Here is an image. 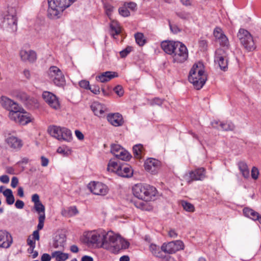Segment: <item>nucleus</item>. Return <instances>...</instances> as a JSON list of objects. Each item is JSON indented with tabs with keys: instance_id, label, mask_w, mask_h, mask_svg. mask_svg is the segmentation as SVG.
<instances>
[{
	"instance_id": "nucleus-1",
	"label": "nucleus",
	"mask_w": 261,
	"mask_h": 261,
	"mask_svg": "<svg viewBox=\"0 0 261 261\" xmlns=\"http://www.w3.org/2000/svg\"><path fill=\"white\" fill-rule=\"evenodd\" d=\"M87 239L88 244L95 245L115 254L129 245L128 242L122 240L119 236L111 231L107 232L103 230L93 231L87 234Z\"/></svg>"
},
{
	"instance_id": "nucleus-2",
	"label": "nucleus",
	"mask_w": 261,
	"mask_h": 261,
	"mask_svg": "<svg viewBox=\"0 0 261 261\" xmlns=\"http://www.w3.org/2000/svg\"><path fill=\"white\" fill-rule=\"evenodd\" d=\"M76 0H47L48 8L47 16L51 19L61 17L63 11Z\"/></svg>"
},
{
	"instance_id": "nucleus-3",
	"label": "nucleus",
	"mask_w": 261,
	"mask_h": 261,
	"mask_svg": "<svg viewBox=\"0 0 261 261\" xmlns=\"http://www.w3.org/2000/svg\"><path fill=\"white\" fill-rule=\"evenodd\" d=\"M134 195L138 199L144 201H150L155 196L156 189L148 185L138 184L133 187Z\"/></svg>"
},
{
	"instance_id": "nucleus-4",
	"label": "nucleus",
	"mask_w": 261,
	"mask_h": 261,
	"mask_svg": "<svg viewBox=\"0 0 261 261\" xmlns=\"http://www.w3.org/2000/svg\"><path fill=\"white\" fill-rule=\"evenodd\" d=\"M2 23L3 27L9 31H16L17 29V18L16 12L14 9H9L4 14Z\"/></svg>"
},
{
	"instance_id": "nucleus-5",
	"label": "nucleus",
	"mask_w": 261,
	"mask_h": 261,
	"mask_svg": "<svg viewBox=\"0 0 261 261\" xmlns=\"http://www.w3.org/2000/svg\"><path fill=\"white\" fill-rule=\"evenodd\" d=\"M237 36L241 44L248 51H252L255 49L256 46L253 37L251 34L246 30L240 29Z\"/></svg>"
},
{
	"instance_id": "nucleus-6",
	"label": "nucleus",
	"mask_w": 261,
	"mask_h": 261,
	"mask_svg": "<svg viewBox=\"0 0 261 261\" xmlns=\"http://www.w3.org/2000/svg\"><path fill=\"white\" fill-rule=\"evenodd\" d=\"M49 79L57 86L63 87L66 84L65 76L62 71L57 66H51L48 70Z\"/></svg>"
},
{
	"instance_id": "nucleus-7",
	"label": "nucleus",
	"mask_w": 261,
	"mask_h": 261,
	"mask_svg": "<svg viewBox=\"0 0 261 261\" xmlns=\"http://www.w3.org/2000/svg\"><path fill=\"white\" fill-rule=\"evenodd\" d=\"M49 133L53 137L60 141L70 142L72 139L71 131L65 127L53 126L50 128Z\"/></svg>"
},
{
	"instance_id": "nucleus-8",
	"label": "nucleus",
	"mask_w": 261,
	"mask_h": 261,
	"mask_svg": "<svg viewBox=\"0 0 261 261\" xmlns=\"http://www.w3.org/2000/svg\"><path fill=\"white\" fill-rule=\"evenodd\" d=\"M176 50L172 54L174 62L181 63L186 61L188 58V51L187 47L181 42L177 43Z\"/></svg>"
},
{
	"instance_id": "nucleus-9",
	"label": "nucleus",
	"mask_w": 261,
	"mask_h": 261,
	"mask_svg": "<svg viewBox=\"0 0 261 261\" xmlns=\"http://www.w3.org/2000/svg\"><path fill=\"white\" fill-rule=\"evenodd\" d=\"M88 188L94 194L101 196L107 195L109 190L106 185L98 181L91 182L88 185Z\"/></svg>"
},
{
	"instance_id": "nucleus-10",
	"label": "nucleus",
	"mask_w": 261,
	"mask_h": 261,
	"mask_svg": "<svg viewBox=\"0 0 261 261\" xmlns=\"http://www.w3.org/2000/svg\"><path fill=\"white\" fill-rule=\"evenodd\" d=\"M227 54L222 48H218L215 52V62L218 63L221 70L225 71L227 68Z\"/></svg>"
},
{
	"instance_id": "nucleus-11",
	"label": "nucleus",
	"mask_w": 261,
	"mask_h": 261,
	"mask_svg": "<svg viewBox=\"0 0 261 261\" xmlns=\"http://www.w3.org/2000/svg\"><path fill=\"white\" fill-rule=\"evenodd\" d=\"M195 68H192L190 71L188 76L189 81L191 83L194 88L197 90L200 89L206 81V75H203V76L196 77L195 73H194Z\"/></svg>"
},
{
	"instance_id": "nucleus-12",
	"label": "nucleus",
	"mask_w": 261,
	"mask_h": 261,
	"mask_svg": "<svg viewBox=\"0 0 261 261\" xmlns=\"http://www.w3.org/2000/svg\"><path fill=\"white\" fill-rule=\"evenodd\" d=\"M42 97L51 108L55 110H58L60 108V105L59 100L53 93L48 91H44L43 92Z\"/></svg>"
},
{
	"instance_id": "nucleus-13",
	"label": "nucleus",
	"mask_w": 261,
	"mask_h": 261,
	"mask_svg": "<svg viewBox=\"0 0 261 261\" xmlns=\"http://www.w3.org/2000/svg\"><path fill=\"white\" fill-rule=\"evenodd\" d=\"M160 166V161L154 158H149L144 163L145 169L152 174L158 173Z\"/></svg>"
},
{
	"instance_id": "nucleus-14",
	"label": "nucleus",
	"mask_w": 261,
	"mask_h": 261,
	"mask_svg": "<svg viewBox=\"0 0 261 261\" xmlns=\"http://www.w3.org/2000/svg\"><path fill=\"white\" fill-rule=\"evenodd\" d=\"M6 142L11 148L16 150H20L23 146L22 141L20 139L10 134H8V137L6 139Z\"/></svg>"
},
{
	"instance_id": "nucleus-15",
	"label": "nucleus",
	"mask_w": 261,
	"mask_h": 261,
	"mask_svg": "<svg viewBox=\"0 0 261 261\" xmlns=\"http://www.w3.org/2000/svg\"><path fill=\"white\" fill-rule=\"evenodd\" d=\"M13 242L11 234L6 230H0V247L8 248Z\"/></svg>"
},
{
	"instance_id": "nucleus-16",
	"label": "nucleus",
	"mask_w": 261,
	"mask_h": 261,
	"mask_svg": "<svg viewBox=\"0 0 261 261\" xmlns=\"http://www.w3.org/2000/svg\"><path fill=\"white\" fill-rule=\"evenodd\" d=\"M205 170L204 168H199L189 173L190 179L188 182L190 183L193 180H202L205 177Z\"/></svg>"
},
{
	"instance_id": "nucleus-17",
	"label": "nucleus",
	"mask_w": 261,
	"mask_h": 261,
	"mask_svg": "<svg viewBox=\"0 0 261 261\" xmlns=\"http://www.w3.org/2000/svg\"><path fill=\"white\" fill-rule=\"evenodd\" d=\"M179 42V41H164L161 43V47L166 53L172 55L176 50L177 44Z\"/></svg>"
},
{
	"instance_id": "nucleus-18",
	"label": "nucleus",
	"mask_w": 261,
	"mask_h": 261,
	"mask_svg": "<svg viewBox=\"0 0 261 261\" xmlns=\"http://www.w3.org/2000/svg\"><path fill=\"white\" fill-rule=\"evenodd\" d=\"M17 97L28 107H32L37 103V99L28 95L24 92H19L17 94Z\"/></svg>"
},
{
	"instance_id": "nucleus-19",
	"label": "nucleus",
	"mask_w": 261,
	"mask_h": 261,
	"mask_svg": "<svg viewBox=\"0 0 261 261\" xmlns=\"http://www.w3.org/2000/svg\"><path fill=\"white\" fill-rule=\"evenodd\" d=\"M118 77V73L114 71H108L96 76V80L101 83H106L113 78Z\"/></svg>"
},
{
	"instance_id": "nucleus-20",
	"label": "nucleus",
	"mask_w": 261,
	"mask_h": 261,
	"mask_svg": "<svg viewBox=\"0 0 261 261\" xmlns=\"http://www.w3.org/2000/svg\"><path fill=\"white\" fill-rule=\"evenodd\" d=\"M0 102L2 106L9 112L19 106L18 103L5 96L1 97Z\"/></svg>"
},
{
	"instance_id": "nucleus-21",
	"label": "nucleus",
	"mask_w": 261,
	"mask_h": 261,
	"mask_svg": "<svg viewBox=\"0 0 261 261\" xmlns=\"http://www.w3.org/2000/svg\"><path fill=\"white\" fill-rule=\"evenodd\" d=\"M107 120L112 125L115 126H121L124 122L122 116L118 113L108 114Z\"/></svg>"
},
{
	"instance_id": "nucleus-22",
	"label": "nucleus",
	"mask_w": 261,
	"mask_h": 261,
	"mask_svg": "<svg viewBox=\"0 0 261 261\" xmlns=\"http://www.w3.org/2000/svg\"><path fill=\"white\" fill-rule=\"evenodd\" d=\"M19 55L21 60L23 61H29L33 63L37 59L36 52L32 50L27 51L22 49L20 51Z\"/></svg>"
},
{
	"instance_id": "nucleus-23",
	"label": "nucleus",
	"mask_w": 261,
	"mask_h": 261,
	"mask_svg": "<svg viewBox=\"0 0 261 261\" xmlns=\"http://www.w3.org/2000/svg\"><path fill=\"white\" fill-rule=\"evenodd\" d=\"M117 174L123 177H130L133 175V170L128 165H121L117 171Z\"/></svg>"
},
{
	"instance_id": "nucleus-24",
	"label": "nucleus",
	"mask_w": 261,
	"mask_h": 261,
	"mask_svg": "<svg viewBox=\"0 0 261 261\" xmlns=\"http://www.w3.org/2000/svg\"><path fill=\"white\" fill-rule=\"evenodd\" d=\"M91 109L94 114L99 117L104 113L106 109L105 106L98 102H93L91 105Z\"/></svg>"
},
{
	"instance_id": "nucleus-25",
	"label": "nucleus",
	"mask_w": 261,
	"mask_h": 261,
	"mask_svg": "<svg viewBox=\"0 0 261 261\" xmlns=\"http://www.w3.org/2000/svg\"><path fill=\"white\" fill-rule=\"evenodd\" d=\"M66 242V237L64 234H60L56 236L53 247L55 248H59L63 250Z\"/></svg>"
},
{
	"instance_id": "nucleus-26",
	"label": "nucleus",
	"mask_w": 261,
	"mask_h": 261,
	"mask_svg": "<svg viewBox=\"0 0 261 261\" xmlns=\"http://www.w3.org/2000/svg\"><path fill=\"white\" fill-rule=\"evenodd\" d=\"M24 110L20 107L19 106L16 108H15L12 111H11L9 113V117L11 120L14 121V122L18 123L19 118H20V116L21 114V112Z\"/></svg>"
},
{
	"instance_id": "nucleus-27",
	"label": "nucleus",
	"mask_w": 261,
	"mask_h": 261,
	"mask_svg": "<svg viewBox=\"0 0 261 261\" xmlns=\"http://www.w3.org/2000/svg\"><path fill=\"white\" fill-rule=\"evenodd\" d=\"M175 244H173V242L171 241L168 243H163L161 247V250L168 254H173L176 252V250L174 248Z\"/></svg>"
},
{
	"instance_id": "nucleus-28",
	"label": "nucleus",
	"mask_w": 261,
	"mask_h": 261,
	"mask_svg": "<svg viewBox=\"0 0 261 261\" xmlns=\"http://www.w3.org/2000/svg\"><path fill=\"white\" fill-rule=\"evenodd\" d=\"M244 215L253 220H257L259 218V214L249 207H245L243 210Z\"/></svg>"
},
{
	"instance_id": "nucleus-29",
	"label": "nucleus",
	"mask_w": 261,
	"mask_h": 261,
	"mask_svg": "<svg viewBox=\"0 0 261 261\" xmlns=\"http://www.w3.org/2000/svg\"><path fill=\"white\" fill-rule=\"evenodd\" d=\"M238 166L242 176L245 178L249 177V170L247 164L245 162L240 161L238 163Z\"/></svg>"
},
{
	"instance_id": "nucleus-30",
	"label": "nucleus",
	"mask_w": 261,
	"mask_h": 261,
	"mask_svg": "<svg viewBox=\"0 0 261 261\" xmlns=\"http://www.w3.org/2000/svg\"><path fill=\"white\" fill-rule=\"evenodd\" d=\"M192 68H195L194 73H195V76L196 77L206 75L203 70V65L201 63L199 62L198 63L194 64Z\"/></svg>"
},
{
	"instance_id": "nucleus-31",
	"label": "nucleus",
	"mask_w": 261,
	"mask_h": 261,
	"mask_svg": "<svg viewBox=\"0 0 261 261\" xmlns=\"http://www.w3.org/2000/svg\"><path fill=\"white\" fill-rule=\"evenodd\" d=\"M18 120V123L25 125L32 121V118L29 114L22 111Z\"/></svg>"
},
{
	"instance_id": "nucleus-32",
	"label": "nucleus",
	"mask_w": 261,
	"mask_h": 261,
	"mask_svg": "<svg viewBox=\"0 0 261 261\" xmlns=\"http://www.w3.org/2000/svg\"><path fill=\"white\" fill-rule=\"evenodd\" d=\"M3 195L6 198V202L9 205H11L15 201V198L13 195L12 191L10 189H7L3 192Z\"/></svg>"
},
{
	"instance_id": "nucleus-33",
	"label": "nucleus",
	"mask_w": 261,
	"mask_h": 261,
	"mask_svg": "<svg viewBox=\"0 0 261 261\" xmlns=\"http://www.w3.org/2000/svg\"><path fill=\"white\" fill-rule=\"evenodd\" d=\"M51 256L56 257L57 261H65L68 258L67 253H63L60 251H56L52 253Z\"/></svg>"
},
{
	"instance_id": "nucleus-34",
	"label": "nucleus",
	"mask_w": 261,
	"mask_h": 261,
	"mask_svg": "<svg viewBox=\"0 0 261 261\" xmlns=\"http://www.w3.org/2000/svg\"><path fill=\"white\" fill-rule=\"evenodd\" d=\"M150 251L152 254L159 258H163V254L162 253V250H160L159 246L155 244H151L149 246Z\"/></svg>"
},
{
	"instance_id": "nucleus-35",
	"label": "nucleus",
	"mask_w": 261,
	"mask_h": 261,
	"mask_svg": "<svg viewBox=\"0 0 261 261\" xmlns=\"http://www.w3.org/2000/svg\"><path fill=\"white\" fill-rule=\"evenodd\" d=\"M115 156L123 161H128L132 158L131 154L126 150H121L119 153L115 155Z\"/></svg>"
},
{
	"instance_id": "nucleus-36",
	"label": "nucleus",
	"mask_w": 261,
	"mask_h": 261,
	"mask_svg": "<svg viewBox=\"0 0 261 261\" xmlns=\"http://www.w3.org/2000/svg\"><path fill=\"white\" fill-rule=\"evenodd\" d=\"M133 153L135 157L137 159L141 158L142 153L143 150V146L139 144L135 145L133 148Z\"/></svg>"
},
{
	"instance_id": "nucleus-37",
	"label": "nucleus",
	"mask_w": 261,
	"mask_h": 261,
	"mask_svg": "<svg viewBox=\"0 0 261 261\" xmlns=\"http://www.w3.org/2000/svg\"><path fill=\"white\" fill-rule=\"evenodd\" d=\"M180 204L183 207L184 210L189 212H194L195 211V207L192 203L185 200L180 201Z\"/></svg>"
},
{
	"instance_id": "nucleus-38",
	"label": "nucleus",
	"mask_w": 261,
	"mask_h": 261,
	"mask_svg": "<svg viewBox=\"0 0 261 261\" xmlns=\"http://www.w3.org/2000/svg\"><path fill=\"white\" fill-rule=\"evenodd\" d=\"M135 38L136 43L139 46H143L145 44L146 40L144 38V36L143 33L139 32L137 33L135 35Z\"/></svg>"
},
{
	"instance_id": "nucleus-39",
	"label": "nucleus",
	"mask_w": 261,
	"mask_h": 261,
	"mask_svg": "<svg viewBox=\"0 0 261 261\" xmlns=\"http://www.w3.org/2000/svg\"><path fill=\"white\" fill-rule=\"evenodd\" d=\"M120 168V165H119L117 162L110 161L108 166V170L111 171V172H116L117 174V171H118Z\"/></svg>"
},
{
	"instance_id": "nucleus-40",
	"label": "nucleus",
	"mask_w": 261,
	"mask_h": 261,
	"mask_svg": "<svg viewBox=\"0 0 261 261\" xmlns=\"http://www.w3.org/2000/svg\"><path fill=\"white\" fill-rule=\"evenodd\" d=\"M234 128V125L233 124L230 122H226V123H220V128L223 130L229 131V130H233Z\"/></svg>"
},
{
	"instance_id": "nucleus-41",
	"label": "nucleus",
	"mask_w": 261,
	"mask_h": 261,
	"mask_svg": "<svg viewBox=\"0 0 261 261\" xmlns=\"http://www.w3.org/2000/svg\"><path fill=\"white\" fill-rule=\"evenodd\" d=\"M110 29L112 35H117L120 33V28L117 25L116 22L112 21L110 24Z\"/></svg>"
},
{
	"instance_id": "nucleus-42",
	"label": "nucleus",
	"mask_w": 261,
	"mask_h": 261,
	"mask_svg": "<svg viewBox=\"0 0 261 261\" xmlns=\"http://www.w3.org/2000/svg\"><path fill=\"white\" fill-rule=\"evenodd\" d=\"M106 13L109 18L111 19L112 12L114 10V7L109 3H105L103 6Z\"/></svg>"
},
{
	"instance_id": "nucleus-43",
	"label": "nucleus",
	"mask_w": 261,
	"mask_h": 261,
	"mask_svg": "<svg viewBox=\"0 0 261 261\" xmlns=\"http://www.w3.org/2000/svg\"><path fill=\"white\" fill-rule=\"evenodd\" d=\"M217 40L219 41V44L221 46L225 47L226 48H228L229 46V43L228 39L226 35L223 36H222L221 38H219Z\"/></svg>"
},
{
	"instance_id": "nucleus-44",
	"label": "nucleus",
	"mask_w": 261,
	"mask_h": 261,
	"mask_svg": "<svg viewBox=\"0 0 261 261\" xmlns=\"http://www.w3.org/2000/svg\"><path fill=\"white\" fill-rule=\"evenodd\" d=\"M213 34L217 40H218L219 38H221L222 36H223L225 35L223 33L222 29L219 27H216L214 29Z\"/></svg>"
},
{
	"instance_id": "nucleus-45",
	"label": "nucleus",
	"mask_w": 261,
	"mask_h": 261,
	"mask_svg": "<svg viewBox=\"0 0 261 261\" xmlns=\"http://www.w3.org/2000/svg\"><path fill=\"white\" fill-rule=\"evenodd\" d=\"M118 11L119 14L123 17H127L130 15V12L128 10L126 4H125L124 6L119 8Z\"/></svg>"
},
{
	"instance_id": "nucleus-46",
	"label": "nucleus",
	"mask_w": 261,
	"mask_h": 261,
	"mask_svg": "<svg viewBox=\"0 0 261 261\" xmlns=\"http://www.w3.org/2000/svg\"><path fill=\"white\" fill-rule=\"evenodd\" d=\"M173 244H175L174 245V248L176 250V252L183 250L184 249V243L180 241V240H176V241H173Z\"/></svg>"
},
{
	"instance_id": "nucleus-47",
	"label": "nucleus",
	"mask_w": 261,
	"mask_h": 261,
	"mask_svg": "<svg viewBox=\"0 0 261 261\" xmlns=\"http://www.w3.org/2000/svg\"><path fill=\"white\" fill-rule=\"evenodd\" d=\"M45 219V214H41L39 217V223L37 225V230L38 231L43 228L44 226V222Z\"/></svg>"
},
{
	"instance_id": "nucleus-48",
	"label": "nucleus",
	"mask_w": 261,
	"mask_h": 261,
	"mask_svg": "<svg viewBox=\"0 0 261 261\" xmlns=\"http://www.w3.org/2000/svg\"><path fill=\"white\" fill-rule=\"evenodd\" d=\"M34 207L38 213L45 214V207L41 202L34 204Z\"/></svg>"
},
{
	"instance_id": "nucleus-49",
	"label": "nucleus",
	"mask_w": 261,
	"mask_h": 261,
	"mask_svg": "<svg viewBox=\"0 0 261 261\" xmlns=\"http://www.w3.org/2000/svg\"><path fill=\"white\" fill-rule=\"evenodd\" d=\"M122 150L120 148V146L117 144H113L111 146V151L115 156L116 154L119 153Z\"/></svg>"
},
{
	"instance_id": "nucleus-50",
	"label": "nucleus",
	"mask_w": 261,
	"mask_h": 261,
	"mask_svg": "<svg viewBox=\"0 0 261 261\" xmlns=\"http://www.w3.org/2000/svg\"><path fill=\"white\" fill-rule=\"evenodd\" d=\"M132 50V47L127 46L124 49L120 51V55L121 58H125Z\"/></svg>"
},
{
	"instance_id": "nucleus-51",
	"label": "nucleus",
	"mask_w": 261,
	"mask_h": 261,
	"mask_svg": "<svg viewBox=\"0 0 261 261\" xmlns=\"http://www.w3.org/2000/svg\"><path fill=\"white\" fill-rule=\"evenodd\" d=\"M79 84L80 87L85 89L88 90L89 89H90L89 82L87 80H82L79 82Z\"/></svg>"
},
{
	"instance_id": "nucleus-52",
	"label": "nucleus",
	"mask_w": 261,
	"mask_h": 261,
	"mask_svg": "<svg viewBox=\"0 0 261 261\" xmlns=\"http://www.w3.org/2000/svg\"><path fill=\"white\" fill-rule=\"evenodd\" d=\"M114 91L119 96H122L124 94V90L121 85H117L114 88Z\"/></svg>"
},
{
	"instance_id": "nucleus-53",
	"label": "nucleus",
	"mask_w": 261,
	"mask_h": 261,
	"mask_svg": "<svg viewBox=\"0 0 261 261\" xmlns=\"http://www.w3.org/2000/svg\"><path fill=\"white\" fill-rule=\"evenodd\" d=\"M90 88L88 90H90L91 92L95 94H99L100 92V88L99 86L96 85H94L92 86H90Z\"/></svg>"
},
{
	"instance_id": "nucleus-54",
	"label": "nucleus",
	"mask_w": 261,
	"mask_h": 261,
	"mask_svg": "<svg viewBox=\"0 0 261 261\" xmlns=\"http://www.w3.org/2000/svg\"><path fill=\"white\" fill-rule=\"evenodd\" d=\"M79 213L76 206H71L68 209V214L69 216H72L76 215Z\"/></svg>"
},
{
	"instance_id": "nucleus-55",
	"label": "nucleus",
	"mask_w": 261,
	"mask_h": 261,
	"mask_svg": "<svg viewBox=\"0 0 261 261\" xmlns=\"http://www.w3.org/2000/svg\"><path fill=\"white\" fill-rule=\"evenodd\" d=\"M177 16L183 19H188L190 17V14L189 13L185 12H180L177 13Z\"/></svg>"
},
{
	"instance_id": "nucleus-56",
	"label": "nucleus",
	"mask_w": 261,
	"mask_h": 261,
	"mask_svg": "<svg viewBox=\"0 0 261 261\" xmlns=\"http://www.w3.org/2000/svg\"><path fill=\"white\" fill-rule=\"evenodd\" d=\"M259 171L257 168L253 167L251 170V177L254 179H257L258 177Z\"/></svg>"
},
{
	"instance_id": "nucleus-57",
	"label": "nucleus",
	"mask_w": 261,
	"mask_h": 261,
	"mask_svg": "<svg viewBox=\"0 0 261 261\" xmlns=\"http://www.w3.org/2000/svg\"><path fill=\"white\" fill-rule=\"evenodd\" d=\"M169 27L170 30L174 34H177L181 31V30L176 25L174 24H171L170 21L169 20Z\"/></svg>"
},
{
	"instance_id": "nucleus-58",
	"label": "nucleus",
	"mask_w": 261,
	"mask_h": 261,
	"mask_svg": "<svg viewBox=\"0 0 261 261\" xmlns=\"http://www.w3.org/2000/svg\"><path fill=\"white\" fill-rule=\"evenodd\" d=\"M163 99H162L158 97H155L152 100V104L161 106L163 103Z\"/></svg>"
},
{
	"instance_id": "nucleus-59",
	"label": "nucleus",
	"mask_w": 261,
	"mask_h": 261,
	"mask_svg": "<svg viewBox=\"0 0 261 261\" xmlns=\"http://www.w3.org/2000/svg\"><path fill=\"white\" fill-rule=\"evenodd\" d=\"M15 206L17 208L22 209L24 206V203L23 201L21 200H17L15 203Z\"/></svg>"
},
{
	"instance_id": "nucleus-60",
	"label": "nucleus",
	"mask_w": 261,
	"mask_h": 261,
	"mask_svg": "<svg viewBox=\"0 0 261 261\" xmlns=\"http://www.w3.org/2000/svg\"><path fill=\"white\" fill-rule=\"evenodd\" d=\"M18 184V179L17 177L14 176L12 177L11 180V186L12 188H14L16 187Z\"/></svg>"
},
{
	"instance_id": "nucleus-61",
	"label": "nucleus",
	"mask_w": 261,
	"mask_h": 261,
	"mask_svg": "<svg viewBox=\"0 0 261 261\" xmlns=\"http://www.w3.org/2000/svg\"><path fill=\"white\" fill-rule=\"evenodd\" d=\"M199 45L203 49H205L207 46V42L205 40H200L199 41Z\"/></svg>"
},
{
	"instance_id": "nucleus-62",
	"label": "nucleus",
	"mask_w": 261,
	"mask_h": 261,
	"mask_svg": "<svg viewBox=\"0 0 261 261\" xmlns=\"http://www.w3.org/2000/svg\"><path fill=\"white\" fill-rule=\"evenodd\" d=\"M0 181L4 184H8L9 182V177L7 175H3L0 177Z\"/></svg>"
},
{
	"instance_id": "nucleus-63",
	"label": "nucleus",
	"mask_w": 261,
	"mask_h": 261,
	"mask_svg": "<svg viewBox=\"0 0 261 261\" xmlns=\"http://www.w3.org/2000/svg\"><path fill=\"white\" fill-rule=\"evenodd\" d=\"M41 165L43 167H46L48 165V162H49L48 159H47L46 158H45L43 156H42L41 157Z\"/></svg>"
},
{
	"instance_id": "nucleus-64",
	"label": "nucleus",
	"mask_w": 261,
	"mask_h": 261,
	"mask_svg": "<svg viewBox=\"0 0 261 261\" xmlns=\"http://www.w3.org/2000/svg\"><path fill=\"white\" fill-rule=\"evenodd\" d=\"M51 256L47 253H44L41 256V261H50Z\"/></svg>"
}]
</instances>
